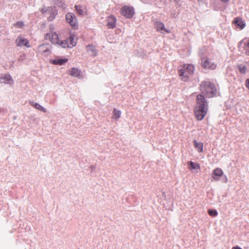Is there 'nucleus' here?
<instances>
[{
    "label": "nucleus",
    "instance_id": "9b49d317",
    "mask_svg": "<svg viewBox=\"0 0 249 249\" xmlns=\"http://www.w3.org/2000/svg\"><path fill=\"white\" fill-rule=\"evenodd\" d=\"M107 26L109 29H113L116 27V18L110 15L107 18Z\"/></svg>",
    "mask_w": 249,
    "mask_h": 249
},
{
    "label": "nucleus",
    "instance_id": "4be33fe9",
    "mask_svg": "<svg viewBox=\"0 0 249 249\" xmlns=\"http://www.w3.org/2000/svg\"><path fill=\"white\" fill-rule=\"evenodd\" d=\"M188 164L190 169H196L199 168V166L197 163H194L192 161H189Z\"/></svg>",
    "mask_w": 249,
    "mask_h": 249
},
{
    "label": "nucleus",
    "instance_id": "5701e85b",
    "mask_svg": "<svg viewBox=\"0 0 249 249\" xmlns=\"http://www.w3.org/2000/svg\"><path fill=\"white\" fill-rule=\"evenodd\" d=\"M208 213L212 216H215L217 215V212L215 210H209Z\"/></svg>",
    "mask_w": 249,
    "mask_h": 249
},
{
    "label": "nucleus",
    "instance_id": "ddd939ff",
    "mask_svg": "<svg viewBox=\"0 0 249 249\" xmlns=\"http://www.w3.org/2000/svg\"><path fill=\"white\" fill-rule=\"evenodd\" d=\"M223 174V171L219 168H217L213 170L212 177L214 180L218 181L219 177H221Z\"/></svg>",
    "mask_w": 249,
    "mask_h": 249
},
{
    "label": "nucleus",
    "instance_id": "f3484780",
    "mask_svg": "<svg viewBox=\"0 0 249 249\" xmlns=\"http://www.w3.org/2000/svg\"><path fill=\"white\" fill-rule=\"evenodd\" d=\"M30 105L32 106H33V107H34L36 109H38L39 110L42 111H43L44 112H46V109L44 108L43 107L40 106L38 103H35V102L32 101V102H30Z\"/></svg>",
    "mask_w": 249,
    "mask_h": 249
},
{
    "label": "nucleus",
    "instance_id": "a878e982",
    "mask_svg": "<svg viewBox=\"0 0 249 249\" xmlns=\"http://www.w3.org/2000/svg\"><path fill=\"white\" fill-rule=\"evenodd\" d=\"M246 53L249 55V42L246 45Z\"/></svg>",
    "mask_w": 249,
    "mask_h": 249
},
{
    "label": "nucleus",
    "instance_id": "423d86ee",
    "mask_svg": "<svg viewBox=\"0 0 249 249\" xmlns=\"http://www.w3.org/2000/svg\"><path fill=\"white\" fill-rule=\"evenodd\" d=\"M120 13L126 18H131L134 14V10L132 7L124 6L121 9Z\"/></svg>",
    "mask_w": 249,
    "mask_h": 249
},
{
    "label": "nucleus",
    "instance_id": "cd10ccee",
    "mask_svg": "<svg viewBox=\"0 0 249 249\" xmlns=\"http://www.w3.org/2000/svg\"><path fill=\"white\" fill-rule=\"evenodd\" d=\"M50 9H51L50 7H48V8H42L41 12L42 14H44L47 11H50Z\"/></svg>",
    "mask_w": 249,
    "mask_h": 249
},
{
    "label": "nucleus",
    "instance_id": "2eb2a0df",
    "mask_svg": "<svg viewBox=\"0 0 249 249\" xmlns=\"http://www.w3.org/2000/svg\"><path fill=\"white\" fill-rule=\"evenodd\" d=\"M157 31H160L162 34H168L170 32L169 30L165 29L164 25L160 22H157Z\"/></svg>",
    "mask_w": 249,
    "mask_h": 249
},
{
    "label": "nucleus",
    "instance_id": "f03ea898",
    "mask_svg": "<svg viewBox=\"0 0 249 249\" xmlns=\"http://www.w3.org/2000/svg\"><path fill=\"white\" fill-rule=\"evenodd\" d=\"M200 89L203 94V96L205 95L209 98L213 97L217 93V89L215 85L209 80L201 82L200 85Z\"/></svg>",
    "mask_w": 249,
    "mask_h": 249
},
{
    "label": "nucleus",
    "instance_id": "f257e3e1",
    "mask_svg": "<svg viewBox=\"0 0 249 249\" xmlns=\"http://www.w3.org/2000/svg\"><path fill=\"white\" fill-rule=\"evenodd\" d=\"M197 105L195 108V114L199 121L202 120L206 115L208 110V103L202 94L197 96Z\"/></svg>",
    "mask_w": 249,
    "mask_h": 249
},
{
    "label": "nucleus",
    "instance_id": "c756f323",
    "mask_svg": "<svg viewBox=\"0 0 249 249\" xmlns=\"http://www.w3.org/2000/svg\"><path fill=\"white\" fill-rule=\"evenodd\" d=\"M232 249H242V248H241L240 247H238V246H236V247H234L232 248Z\"/></svg>",
    "mask_w": 249,
    "mask_h": 249
},
{
    "label": "nucleus",
    "instance_id": "0eeeda50",
    "mask_svg": "<svg viewBox=\"0 0 249 249\" xmlns=\"http://www.w3.org/2000/svg\"><path fill=\"white\" fill-rule=\"evenodd\" d=\"M201 64L205 69L214 70L216 67V64L211 62L208 58H203L201 60Z\"/></svg>",
    "mask_w": 249,
    "mask_h": 249
},
{
    "label": "nucleus",
    "instance_id": "f8f14e48",
    "mask_svg": "<svg viewBox=\"0 0 249 249\" xmlns=\"http://www.w3.org/2000/svg\"><path fill=\"white\" fill-rule=\"evenodd\" d=\"M69 59L67 58H61L59 57H57L54 59L50 60V62L54 65H63L68 61Z\"/></svg>",
    "mask_w": 249,
    "mask_h": 249
},
{
    "label": "nucleus",
    "instance_id": "20e7f679",
    "mask_svg": "<svg viewBox=\"0 0 249 249\" xmlns=\"http://www.w3.org/2000/svg\"><path fill=\"white\" fill-rule=\"evenodd\" d=\"M76 44V40L74 35H71L70 37L63 41H60L59 45L63 48H72Z\"/></svg>",
    "mask_w": 249,
    "mask_h": 249
},
{
    "label": "nucleus",
    "instance_id": "bb28decb",
    "mask_svg": "<svg viewBox=\"0 0 249 249\" xmlns=\"http://www.w3.org/2000/svg\"><path fill=\"white\" fill-rule=\"evenodd\" d=\"M239 70L241 73H244L246 72V68L244 66H240Z\"/></svg>",
    "mask_w": 249,
    "mask_h": 249
},
{
    "label": "nucleus",
    "instance_id": "6e6552de",
    "mask_svg": "<svg viewBox=\"0 0 249 249\" xmlns=\"http://www.w3.org/2000/svg\"><path fill=\"white\" fill-rule=\"evenodd\" d=\"M66 19L68 22L73 28L77 27V23L76 17L73 13H69L66 14Z\"/></svg>",
    "mask_w": 249,
    "mask_h": 249
},
{
    "label": "nucleus",
    "instance_id": "7c9ffc66",
    "mask_svg": "<svg viewBox=\"0 0 249 249\" xmlns=\"http://www.w3.org/2000/svg\"><path fill=\"white\" fill-rule=\"evenodd\" d=\"M221 1H222L223 2H227L228 1H229V0H221Z\"/></svg>",
    "mask_w": 249,
    "mask_h": 249
},
{
    "label": "nucleus",
    "instance_id": "aec40b11",
    "mask_svg": "<svg viewBox=\"0 0 249 249\" xmlns=\"http://www.w3.org/2000/svg\"><path fill=\"white\" fill-rule=\"evenodd\" d=\"M121 112L114 108L113 111V118L117 120L120 117Z\"/></svg>",
    "mask_w": 249,
    "mask_h": 249
},
{
    "label": "nucleus",
    "instance_id": "4468645a",
    "mask_svg": "<svg viewBox=\"0 0 249 249\" xmlns=\"http://www.w3.org/2000/svg\"><path fill=\"white\" fill-rule=\"evenodd\" d=\"M69 74L72 76L80 77L82 76V72L80 70L76 68H73L69 71Z\"/></svg>",
    "mask_w": 249,
    "mask_h": 249
},
{
    "label": "nucleus",
    "instance_id": "dca6fc26",
    "mask_svg": "<svg viewBox=\"0 0 249 249\" xmlns=\"http://www.w3.org/2000/svg\"><path fill=\"white\" fill-rule=\"evenodd\" d=\"M233 23L237 25L240 29H242L245 27V22L240 18H236Z\"/></svg>",
    "mask_w": 249,
    "mask_h": 249
},
{
    "label": "nucleus",
    "instance_id": "7ed1b4c3",
    "mask_svg": "<svg viewBox=\"0 0 249 249\" xmlns=\"http://www.w3.org/2000/svg\"><path fill=\"white\" fill-rule=\"evenodd\" d=\"M194 66L192 64H184L178 70V74L182 80L187 81L189 77L193 74Z\"/></svg>",
    "mask_w": 249,
    "mask_h": 249
},
{
    "label": "nucleus",
    "instance_id": "c85d7f7f",
    "mask_svg": "<svg viewBox=\"0 0 249 249\" xmlns=\"http://www.w3.org/2000/svg\"><path fill=\"white\" fill-rule=\"evenodd\" d=\"M246 86L249 89V79L246 81Z\"/></svg>",
    "mask_w": 249,
    "mask_h": 249
},
{
    "label": "nucleus",
    "instance_id": "393cba45",
    "mask_svg": "<svg viewBox=\"0 0 249 249\" xmlns=\"http://www.w3.org/2000/svg\"><path fill=\"white\" fill-rule=\"evenodd\" d=\"M44 45H41L39 46L37 51L39 53L41 52H45L46 51V50H43L42 49L43 47H44Z\"/></svg>",
    "mask_w": 249,
    "mask_h": 249
},
{
    "label": "nucleus",
    "instance_id": "b1692460",
    "mask_svg": "<svg viewBox=\"0 0 249 249\" xmlns=\"http://www.w3.org/2000/svg\"><path fill=\"white\" fill-rule=\"evenodd\" d=\"M14 26L18 28H22L24 26V23L22 21H18L14 24Z\"/></svg>",
    "mask_w": 249,
    "mask_h": 249
},
{
    "label": "nucleus",
    "instance_id": "39448f33",
    "mask_svg": "<svg viewBox=\"0 0 249 249\" xmlns=\"http://www.w3.org/2000/svg\"><path fill=\"white\" fill-rule=\"evenodd\" d=\"M44 38L46 40L49 39L53 44L59 45L60 40L59 39L58 34L53 31H50V33H47L45 35Z\"/></svg>",
    "mask_w": 249,
    "mask_h": 249
},
{
    "label": "nucleus",
    "instance_id": "6ab92c4d",
    "mask_svg": "<svg viewBox=\"0 0 249 249\" xmlns=\"http://www.w3.org/2000/svg\"><path fill=\"white\" fill-rule=\"evenodd\" d=\"M194 143L196 148L197 149L198 152H202L203 151V145L202 142H198L196 140L194 141Z\"/></svg>",
    "mask_w": 249,
    "mask_h": 249
},
{
    "label": "nucleus",
    "instance_id": "a211bd4d",
    "mask_svg": "<svg viewBox=\"0 0 249 249\" xmlns=\"http://www.w3.org/2000/svg\"><path fill=\"white\" fill-rule=\"evenodd\" d=\"M75 8L76 9L77 14H79V15L83 16L86 13L85 8H83L80 5H75Z\"/></svg>",
    "mask_w": 249,
    "mask_h": 249
},
{
    "label": "nucleus",
    "instance_id": "1a4fd4ad",
    "mask_svg": "<svg viewBox=\"0 0 249 249\" xmlns=\"http://www.w3.org/2000/svg\"><path fill=\"white\" fill-rule=\"evenodd\" d=\"M16 45L18 47L25 46L27 48H30L29 42L26 38H24L21 36H19L16 40Z\"/></svg>",
    "mask_w": 249,
    "mask_h": 249
},
{
    "label": "nucleus",
    "instance_id": "412c9836",
    "mask_svg": "<svg viewBox=\"0 0 249 249\" xmlns=\"http://www.w3.org/2000/svg\"><path fill=\"white\" fill-rule=\"evenodd\" d=\"M87 51L90 52L91 53V55L95 56L96 55V53L95 51V47L92 45H88L87 46Z\"/></svg>",
    "mask_w": 249,
    "mask_h": 249
},
{
    "label": "nucleus",
    "instance_id": "9d476101",
    "mask_svg": "<svg viewBox=\"0 0 249 249\" xmlns=\"http://www.w3.org/2000/svg\"><path fill=\"white\" fill-rule=\"evenodd\" d=\"M0 83L13 85L14 82L11 76L8 74H3L0 77Z\"/></svg>",
    "mask_w": 249,
    "mask_h": 249
}]
</instances>
